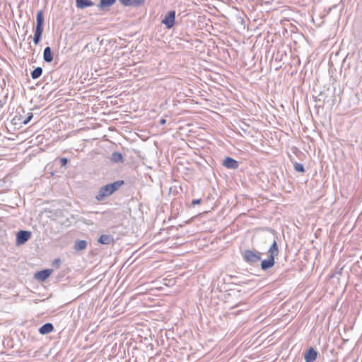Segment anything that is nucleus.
I'll list each match as a JSON object with an SVG mask.
<instances>
[{"instance_id": "bb28decb", "label": "nucleus", "mask_w": 362, "mask_h": 362, "mask_svg": "<svg viewBox=\"0 0 362 362\" xmlns=\"http://www.w3.org/2000/svg\"><path fill=\"white\" fill-rule=\"evenodd\" d=\"M342 269H343V268H341L339 270L336 272L335 274H333L332 275H331V278H334L335 274H339L340 275L341 274Z\"/></svg>"}, {"instance_id": "39448f33", "label": "nucleus", "mask_w": 362, "mask_h": 362, "mask_svg": "<svg viewBox=\"0 0 362 362\" xmlns=\"http://www.w3.org/2000/svg\"><path fill=\"white\" fill-rule=\"evenodd\" d=\"M32 236V233L28 230H19L16 233V243L18 245L25 244Z\"/></svg>"}, {"instance_id": "6e6552de", "label": "nucleus", "mask_w": 362, "mask_h": 362, "mask_svg": "<svg viewBox=\"0 0 362 362\" xmlns=\"http://www.w3.org/2000/svg\"><path fill=\"white\" fill-rule=\"evenodd\" d=\"M223 165L226 168L235 170L239 167V163L236 160L230 157H226L223 161Z\"/></svg>"}, {"instance_id": "cd10ccee", "label": "nucleus", "mask_w": 362, "mask_h": 362, "mask_svg": "<svg viewBox=\"0 0 362 362\" xmlns=\"http://www.w3.org/2000/svg\"><path fill=\"white\" fill-rule=\"evenodd\" d=\"M165 123H166V120H165V119H163H163H160V124L163 125V124H165Z\"/></svg>"}, {"instance_id": "6ab92c4d", "label": "nucleus", "mask_w": 362, "mask_h": 362, "mask_svg": "<svg viewBox=\"0 0 362 362\" xmlns=\"http://www.w3.org/2000/svg\"><path fill=\"white\" fill-rule=\"evenodd\" d=\"M42 74V69L40 66L36 67L33 71H32L30 76L31 78L34 80L40 78Z\"/></svg>"}, {"instance_id": "4be33fe9", "label": "nucleus", "mask_w": 362, "mask_h": 362, "mask_svg": "<svg viewBox=\"0 0 362 362\" xmlns=\"http://www.w3.org/2000/svg\"><path fill=\"white\" fill-rule=\"evenodd\" d=\"M42 33H43V26L36 25L34 34L42 36Z\"/></svg>"}, {"instance_id": "f3484780", "label": "nucleus", "mask_w": 362, "mask_h": 362, "mask_svg": "<svg viewBox=\"0 0 362 362\" xmlns=\"http://www.w3.org/2000/svg\"><path fill=\"white\" fill-rule=\"evenodd\" d=\"M87 247V242L86 240H76L75 242H74V249L76 250V251H81V250H83L86 248Z\"/></svg>"}, {"instance_id": "f8f14e48", "label": "nucleus", "mask_w": 362, "mask_h": 362, "mask_svg": "<svg viewBox=\"0 0 362 362\" xmlns=\"http://www.w3.org/2000/svg\"><path fill=\"white\" fill-rule=\"evenodd\" d=\"M110 160L112 163H122L124 162V157L121 153L115 151L111 154Z\"/></svg>"}, {"instance_id": "20e7f679", "label": "nucleus", "mask_w": 362, "mask_h": 362, "mask_svg": "<svg viewBox=\"0 0 362 362\" xmlns=\"http://www.w3.org/2000/svg\"><path fill=\"white\" fill-rule=\"evenodd\" d=\"M176 13L175 11H169L164 18L162 19L161 23L165 25L166 28L170 29L175 25Z\"/></svg>"}, {"instance_id": "423d86ee", "label": "nucleus", "mask_w": 362, "mask_h": 362, "mask_svg": "<svg viewBox=\"0 0 362 362\" xmlns=\"http://www.w3.org/2000/svg\"><path fill=\"white\" fill-rule=\"evenodd\" d=\"M52 269H47L36 272L34 275L35 279L45 281L52 274Z\"/></svg>"}, {"instance_id": "aec40b11", "label": "nucleus", "mask_w": 362, "mask_h": 362, "mask_svg": "<svg viewBox=\"0 0 362 362\" xmlns=\"http://www.w3.org/2000/svg\"><path fill=\"white\" fill-rule=\"evenodd\" d=\"M44 24V16L42 10H40L37 13L36 16V25L43 26Z\"/></svg>"}, {"instance_id": "412c9836", "label": "nucleus", "mask_w": 362, "mask_h": 362, "mask_svg": "<svg viewBox=\"0 0 362 362\" xmlns=\"http://www.w3.org/2000/svg\"><path fill=\"white\" fill-rule=\"evenodd\" d=\"M293 167H294L295 170L297 172H299V173L305 172V168H304L303 165L300 163H298V162L294 163Z\"/></svg>"}, {"instance_id": "ddd939ff", "label": "nucleus", "mask_w": 362, "mask_h": 362, "mask_svg": "<svg viewBox=\"0 0 362 362\" xmlns=\"http://www.w3.org/2000/svg\"><path fill=\"white\" fill-rule=\"evenodd\" d=\"M53 330H54V326L50 322H47L39 328V332H40V334H41L42 335L49 334L51 332H52Z\"/></svg>"}, {"instance_id": "9b49d317", "label": "nucleus", "mask_w": 362, "mask_h": 362, "mask_svg": "<svg viewBox=\"0 0 362 362\" xmlns=\"http://www.w3.org/2000/svg\"><path fill=\"white\" fill-rule=\"evenodd\" d=\"M98 242L102 245H110L114 243V238L111 235L103 234L98 238Z\"/></svg>"}, {"instance_id": "a211bd4d", "label": "nucleus", "mask_w": 362, "mask_h": 362, "mask_svg": "<svg viewBox=\"0 0 362 362\" xmlns=\"http://www.w3.org/2000/svg\"><path fill=\"white\" fill-rule=\"evenodd\" d=\"M268 253H269V256H271V257L272 256L274 258H275V257H276L278 255L279 249H278V245H277L276 240H274L273 243L270 246V247L268 250Z\"/></svg>"}, {"instance_id": "5701e85b", "label": "nucleus", "mask_w": 362, "mask_h": 362, "mask_svg": "<svg viewBox=\"0 0 362 362\" xmlns=\"http://www.w3.org/2000/svg\"><path fill=\"white\" fill-rule=\"evenodd\" d=\"M52 267H55L56 269H59L61 265V259L59 258L55 259L52 264Z\"/></svg>"}, {"instance_id": "dca6fc26", "label": "nucleus", "mask_w": 362, "mask_h": 362, "mask_svg": "<svg viewBox=\"0 0 362 362\" xmlns=\"http://www.w3.org/2000/svg\"><path fill=\"white\" fill-rule=\"evenodd\" d=\"M115 2L116 0H100L98 6L100 10H105L112 6Z\"/></svg>"}, {"instance_id": "7ed1b4c3", "label": "nucleus", "mask_w": 362, "mask_h": 362, "mask_svg": "<svg viewBox=\"0 0 362 362\" xmlns=\"http://www.w3.org/2000/svg\"><path fill=\"white\" fill-rule=\"evenodd\" d=\"M21 112L23 114L25 113L23 108H21V111H19L18 109L17 110L16 112V114L13 118V122L15 124H27L33 117V114L32 112H28L25 115H22Z\"/></svg>"}, {"instance_id": "2eb2a0df", "label": "nucleus", "mask_w": 362, "mask_h": 362, "mask_svg": "<svg viewBox=\"0 0 362 362\" xmlns=\"http://www.w3.org/2000/svg\"><path fill=\"white\" fill-rule=\"evenodd\" d=\"M94 5L90 0H76V6L78 8H85Z\"/></svg>"}, {"instance_id": "393cba45", "label": "nucleus", "mask_w": 362, "mask_h": 362, "mask_svg": "<svg viewBox=\"0 0 362 362\" xmlns=\"http://www.w3.org/2000/svg\"><path fill=\"white\" fill-rule=\"evenodd\" d=\"M60 163L62 166H65L68 163V159L66 158H61Z\"/></svg>"}, {"instance_id": "0eeeda50", "label": "nucleus", "mask_w": 362, "mask_h": 362, "mask_svg": "<svg viewBox=\"0 0 362 362\" xmlns=\"http://www.w3.org/2000/svg\"><path fill=\"white\" fill-rule=\"evenodd\" d=\"M317 351L313 347H310L305 353V362H314L317 357Z\"/></svg>"}, {"instance_id": "a878e982", "label": "nucleus", "mask_w": 362, "mask_h": 362, "mask_svg": "<svg viewBox=\"0 0 362 362\" xmlns=\"http://www.w3.org/2000/svg\"><path fill=\"white\" fill-rule=\"evenodd\" d=\"M201 202H202L201 199H193L192 201V206H195V205L199 204Z\"/></svg>"}, {"instance_id": "9d476101", "label": "nucleus", "mask_w": 362, "mask_h": 362, "mask_svg": "<svg viewBox=\"0 0 362 362\" xmlns=\"http://www.w3.org/2000/svg\"><path fill=\"white\" fill-rule=\"evenodd\" d=\"M275 264L274 257L269 255V258L264 259L261 262V269L264 271H267L272 268Z\"/></svg>"}, {"instance_id": "4468645a", "label": "nucleus", "mask_w": 362, "mask_h": 362, "mask_svg": "<svg viewBox=\"0 0 362 362\" xmlns=\"http://www.w3.org/2000/svg\"><path fill=\"white\" fill-rule=\"evenodd\" d=\"M43 59L47 63H50L53 60V53L49 47H46L43 52Z\"/></svg>"}, {"instance_id": "f03ea898", "label": "nucleus", "mask_w": 362, "mask_h": 362, "mask_svg": "<svg viewBox=\"0 0 362 362\" xmlns=\"http://www.w3.org/2000/svg\"><path fill=\"white\" fill-rule=\"evenodd\" d=\"M243 258L248 264H256L261 260V252L252 250H245L243 252Z\"/></svg>"}, {"instance_id": "b1692460", "label": "nucleus", "mask_w": 362, "mask_h": 362, "mask_svg": "<svg viewBox=\"0 0 362 362\" xmlns=\"http://www.w3.org/2000/svg\"><path fill=\"white\" fill-rule=\"evenodd\" d=\"M42 36L34 34L33 42L35 43V45H37L40 42Z\"/></svg>"}, {"instance_id": "1a4fd4ad", "label": "nucleus", "mask_w": 362, "mask_h": 362, "mask_svg": "<svg viewBox=\"0 0 362 362\" xmlns=\"http://www.w3.org/2000/svg\"><path fill=\"white\" fill-rule=\"evenodd\" d=\"M121 4L124 6H132V7H139L141 6L145 1V0H119Z\"/></svg>"}, {"instance_id": "f257e3e1", "label": "nucleus", "mask_w": 362, "mask_h": 362, "mask_svg": "<svg viewBox=\"0 0 362 362\" xmlns=\"http://www.w3.org/2000/svg\"><path fill=\"white\" fill-rule=\"evenodd\" d=\"M124 184V182L123 180H117L112 183L101 187L95 195V199L98 202L104 201L107 197L117 191Z\"/></svg>"}]
</instances>
